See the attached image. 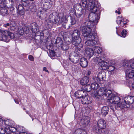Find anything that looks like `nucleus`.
Instances as JSON below:
<instances>
[{"label":"nucleus","instance_id":"nucleus-1","mask_svg":"<svg viewBox=\"0 0 134 134\" xmlns=\"http://www.w3.org/2000/svg\"><path fill=\"white\" fill-rule=\"evenodd\" d=\"M90 31L91 30H90L88 32L86 33L84 30L82 35L84 37V40H87L85 42L86 45L88 46H93L96 45L97 44V41L94 40L97 35L95 32L90 33Z\"/></svg>","mask_w":134,"mask_h":134},{"label":"nucleus","instance_id":"nucleus-2","mask_svg":"<svg viewBox=\"0 0 134 134\" xmlns=\"http://www.w3.org/2000/svg\"><path fill=\"white\" fill-rule=\"evenodd\" d=\"M49 18L51 21L57 25L68 21L67 18L65 15H63L60 19L58 14L56 13L51 14L49 16Z\"/></svg>","mask_w":134,"mask_h":134},{"label":"nucleus","instance_id":"nucleus-3","mask_svg":"<svg viewBox=\"0 0 134 134\" xmlns=\"http://www.w3.org/2000/svg\"><path fill=\"white\" fill-rule=\"evenodd\" d=\"M14 35L13 33L7 31H4L0 33V41L8 42L9 41V38H14Z\"/></svg>","mask_w":134,"mask_h":134},{"label":"nucleus","instance_id":"nucleus-4","mask_svg":"<svg viewBox=\"0 0 134 134\" xmlns=\"http://www.w3.org/2000/svg\"><path fill=\"white\" fill-rule=\"evenodd\" d=\"M87 0H82V5L80 3L77 4L76 5V8L77 9L76 16L80 18L83 14L82 10L85 8H87L88 5L87 4Z\"/></svg>","mask_w":134,"mask_h":134},{"label":"nucleus","instance_id":"nucleus-5","mask_svg":"<svg viewBox=\"0 0 134 134\" xmlns=\"http://www.w3.org/2000/svg\"><path fill=\"white\" fill-rule=\"evenodd\" d=\"M90 9L91 12L89 14L88 16L89 20L93 22L94 24H96L99 19L100 12L97 10L94 11L93 10H91Z\"/></svg>","mask_w":134,"mask_h":134},{"label":"nucleus","instance_id":"nucleus-6","mask_svg":"<svg viewBox=\"0 0 134 134\" xmlns=\"http://www.w3.org/2000/svg\"><path fill=\"white\" fill-rule=\"evenodd\" d=\"M95 24L93 22H91L90 20H87L85 22V26H82L80 27V31L82 32V34L83 33L84 31L83 30H84V32L86 33L88 32V31L90 30V33H91L92 29L91 28L93 27V26Z\"/></svg>","mask_w":134,"mask_h":134},{"label":"nucleus","instance_id":"nucleus-7","mask_svg":"<svg viewBox=\"0 0 134 134\" xmlns=\"http://www.w3.org/2000/svg\"><path fill=\"white\" fill-rule=\"evenodd\" d=\"M124 66L125 68H126V76L129 78H133L134 80V69H132L130 65L128 66L125 67V65Z\"/></svg>","mask_w":134,"mask_h":134},{"label":"nucleus","instance_id":"nucleus-8","mask_svg":"<svg viewBox=\"0 0 134 134\" xmlns=\"http://www.w3.org/2000/svg\"><path fill=\"white\" fill-rule=\"evenodd\" d=\"M105 73L104 71H101L98 73L97 77L94 79L96 82H99L100 81L105 80Z\"/></svg>","mask_w":134,"mask_h":134},{"label":"nucleus","instance_id":"nucleus-9","mask_svg":"<svg viewBox=\"0 0 134 134\" xmlns=\"http://www.w3.org/2000/svg\"><path fill=\"white\" fill-rule=\"evenodd\" d=\"M4 2L2 0H0V13L3 16H6L8 13L7 9L4 7Z\"/></svg>","mask_w":134,"mask_h":134},{"label":"nucleus","instance_id":"nucleus-10","mask_svg":"<svg viewBox=\"0 0 134 134\" xmlns=\"http://www.w3.org/2000/svg\"><path fill=\"white\" fill-rule=\"evenodd\" d=\"M113 96L110 98L108 99L109 102L111 103L115 104L120 102V98L117 95V94L114 93L112 95Z\"/></svg>","mask_w":134,"mask_h":134},{"label":"nucleus","instance_id":"nucleus-11","mask_svg":"<svg viewBox=\"0 0 134 134\" xmlns=\"http://www.w3.org/2000/svg\"><path fill=\"white\" fill-rule=\"evenodd\" d=\"M90 5V9L91 10L95 11L98 9V8L99 7L98 2L95 0H88Z\"/></svg>","mask_w":134,"mask_h":134},{"label":"nucleus","instance_id":"nucleus-12","mask_svg":"<svg viewBox=\"0 0 134 134\" xmlns=\"http://www.w3.org/2000/svg\"><path fill=\"white\" fill-rule=\"evenodd\" d=\"M105 90V88L104 87H102L100 88L94 94L95 97L96 98L100 99L101 98V96H102L103 95H104Z\"/></svg>","mask_w":134,"mask_h":134},{"label":"nucleus","instance_id":"nucleus-13","mask_svg":"<svg viewBox=\"0 0 134 134\" xmlns=\"http://www.w3.org/2000/svg\"><path fill=\"white\" fill-rule=\"evenodd\" d=\"M70 56L69 59L73 63H77L79 59V54L74 52Z\"/></svg>","mask_w":134,"mask_h":134},{"label":"nucleus","instance_id":"nucleus-14","mask_svg":"<svg viewBox=\"0 0 134 134\" xmlns=\"http://www.w3.org/2000/svg\"><path fill=\"white\" fill-rule=\"evenodd\" d=\"M87 95L86 92L82 90H79L75 93V96L77 98H81Z\"/></svg>","mask_w":134,"mask_h":134},{"label":"nucleus","instance_id":"nucleus-15","mask_svg":"<svg viewBox=\"0 0 134 134\" xmlns=\"http://www.w3.org/2000/svg\"><path fill=\"white\" fill-rule=\"evenodd\" d=\"M81 38L72 39L71 41L72 44L76 47H82L83 45L81 43Z\"/></svg>","mask_w":134,"mask_h":134},{"label":"nucleus","instance_id":"nucleus-16","mask_svg":"<svg viewBox=\"0 0 134 134\" xmlns=\"http://www.w3.org/2000/svg\"><path fill=\"white\" fill-rule=\"evenodd\" d=\"M124 100L126 103L132 104L134 102V96H128L125 97Z\"/></svg>","mask_w":134,"mask_h":134},{"label":"nucleus","instance_id":"nucleus-17","mask_svg":"<svg viewBox=\"0 0 134 134\" xmlns=\"http://www.w3.org/2000/svg\"><path fill=\"white\" fill-rule=\"evenodd\" d=\"M97 124L98 127L102 129L105 128L106 126L105 121L103 119L99 120L98 121Z\"/></svg>","mask_w":134,"mask_h":134},{"label":"nucleus","instance_id":"nucleus-18","mask_svg":"<svg viewBox=\"0 0 134 134\" xmlns=\"http://www.w3.org/2000/svg\"><path fill=\"white\" fill-rule=\"evenodd\" d=\"M71 34L72 36V39L80 38V32L78 30H74L72 32H71Z\"/></svg>","mask_w":134,"mask_h":134},{"label":"nucleus","instance_id":"nucleus-19","mask_svg":"<svg viewBox=\"0 0 134 134\" xmlns=\"http://www.w3.org/2000/svg\"><path fill=\"white\" fill-rule=\"evenodd\" d=\"M37 24L35 23H33L30 25V29L32 32L35 33L38 32V28Z\"/></svg>","mask_w":134,"mask_h":134},{"label":"nucleus","instance_id":"nucleus-20","mask_svg":"<svg viewBox=\"0 0 134 134\" xmlns=\"http://www.w3.org/2000/svg\"><path fill=\"white\" fill-rule=\"evenodd\" d=\"M96 56H94L93 58V61L96 63H98L99 64V63L101 62L102 60H104V58L103 57H100L98 55H97L96 54Z\"/></svg>","mask_w":134,"mask_h":134},{"label":"nucleus","instance_id":"nucleus-21","mask_svg":"<svg viewBox=\"0 0 134 134\" xmlns=\"http://www.w3.org/2000/svg\"><path fill=\"white\" fill-rule=\"evenodd\" d=\"M80 64L81 66L85 68L87 66L88 62L86 59L84 58H82L80 59Z\"/></svg>","mask_w":134,"mask_h":134},{"label":"nucleus","instance_id":"nucleus-22","mask_svg":"<svg viewBox=\"0 0 134 134\" xmlns=\"http://www.w3.org/2000/svg\"><path fill=\"white\" fill-rule=\"evenodd\" d=\"M89 78L87 76H85L80 80V83L82 86L86 85L89 82Z\"/></svg>","mask_w":134,"mask_h":134},{"label":"nucleus","instance_id":"nucleus-23","mask_svg":"<svg viewBox=\"0 0 134 134\" xmlns=\"http://www.w3.org/2000/svg\"><path fill=\"white\" fill-rule=\"evenodd\" d=\"M90 118L88 116L84 117L81 121V123L83 125H87L90 122Z\"/></svg>","mask_w":134,"mask_h":134},{"label":"nucleus","instance_id":"nucleus-24","mask_svg":"<svg viewBox=\"0 0 134 134\" xmlns=\"http://www.w3.org/2000/svg\"><path fill=\"white\" fill-rule=\"evenodd\" d=\"M111 90H107L105 89V92H104V95L107 97L108 99L112 97V95L114 94Z\"/></svg>","mask_w":134,"mask_h":134},{"label":"nucleus","instance_id":"nucleus-25","mask_svg":"<svg viewBox=\"0 0 134 134\" xmlns=\"http://www.w3.org/2000/svg\"><path fill=\"white\" fill-rule=\"evenodd\" d=\"M113 105L115 107V109L118 108L123 109L126 107V105L124 103H120V102L115 104H113Z\"/></svg>","mask_w":134,"mask_h":134},{"label":"nucleus","instance_id":"nucleus-26","mask_svg":"<svg viewBox=\"0 0 134 134\" xmlns=\"http://www.w3.org/2000/svg\"><path fill=\"white\" fill-rule=\"evenodd\" d=\"M109 111V108L107 107H103L101 110V113L104 116H105L108 114Z\"/></svg>","mask_w":134,"mask_h":134},{"label":"nucleus","instance_id":"nucleus-27","mask_svg":"<svg viewBox=\"0 0 134 134\" xmlns=\"http://www.w3.org/2000/svg\"><path fill=\"white\" fill-rule=\"evenodd\" d=\"M27 8H29V9L33 12H36V10L35 4L32 2H31V4L29 3V5L28 6Z\"/></svg>","mask_w":134,"mask_h":134},{"label":"nucleus","instance_id":"nucleus-28","mask_svg":"<svg viewBox=\"0 0 134 134\" xmlns=\"http://www.w3.org/2000/svg\"><path fill=\"white\" fill-rule=\"evenodd\" d=\"M123 18L121 17L118 16L117 18L116 22L118 24H121V26H123L126 24V22L122 21Z\"/></svg>","mask_w":134,"mask_h":134},{"label":"nucleus","instance_id":"nucleus-29","mask_svg":"<svg viewBox=\"0 0 134 134\" xmlns=\"http://www.w3.org/2000/svg\"><path fill=\"white\" fill-rule=\"evenodd\" d=\"M82 88L84 90L87 92H90L92 89L91 85L89 84L82 86Z\"/></svg>","mask_w":134,"mask_h":134},{"label":"nucleus","instance_id":"nucleus-30","mask_svg":"<svg viewBox=\"0 0 134 134\" xmlns=\"http://www.w3.org/2000/svg\"><path fill=\"white\" fill-rule=\"evenodd\" d=\"M60 46L62 49L64 51L67 50L69 48V44L65 43H63Z\"/></svg>","mask_w":134,"mask_h":134},{"label":"nucleus","instance_id":"nucleus-31","mask_svg":"<svg viewBox=\"0 0 134 134\" xmlns=\"http://www.w3.org/2000/svg\"><path fill=\"white\" fill-rule=\"evenodd\" d=\"M81 99V102L83 104H85L86 103H89V102L88 100V97L87 95L85 96L82 97Z\"/></svg>","mask_w":134,"mask_h":134},{"label":"nucleus","instance_id":"nucleus-32","mask_svg":"<svg viewBox=\"0 0 134 134\" xmlns=\"http://www.w3.org/2000/svg\"><path fill=\"white\" fill-rule=\"evenodd\" d=\"M4 124L9 127L14 125V123L9 120H5L4 121Z\"/></svg>","mask_w":134,"mask_h":134},{"label":"nucleus","instance_id":"nucleus-33","mask_svg":"<svg viewBox=\"0 0 134 134\" xmlns=\"http://www.w3.org/2000/svg\"><path fill=\"white\" fill-rule=\"evenodd\" d=\"M94 51L91 48H89L87 49L86 51V52L87 54V55H89L91 57L93 56Z\"/></svg>","mask_w":134,"mask_h":134},{"label":"nucleus","instance_id":"nucleus-34","mask_svg":"<svg viewBox=\"0 0 134 134\" xmlns=\"http://www.w3.org/2000/svg\"><path fill=\"white\" fill-rule=\"evenodd\" d=\"M48 15V13H46V12L45 11L43 13L41 12L40 15L39 16V17L42 19H44L47 17Z\"/></svg>","mask_w":134,"mask_h":134},{"label":"nucleus","instance_id":"nucleus-35","mask_svg":"<svg viewBox=\"0 0 134 134\" xmlns=\"http://www.w3.org/2000/svg\"><path fill=\"white\" fill-rule=\"evenodd\" d=\"M102 60L101 62L99 63V65L100 66V67L102 68L103 69H105V68H103L105 67H108V63L106 62H104V61Z\"/></svg>","mask_w":134,"mask_h":134},{"label":"nucleus","instance_id":"nucleus-36","mask_svg":"<svg viewBox=\"0 0 134 134\" xmlns=\"http://www.w3.org/2000/svg\"><path fill=\"white\" fill-rule=\"evenodd\" d=\"M93 48L94 50V52L95 53H96L97 55H98V54L102 52V49L99 47H94Z\"/></svg>","mask_w":134,"mask_h":134},{"label":"nucleus","instance_id":"nucleus-37","mask_svg":"<svg viewBox=\"0 0 134 134\" xmlns=\"http://www.w3.org/2000/svg\"><path fill=\"white\" fill-rule=\"evenodd\" d=\"M91 89L96 90L98 88L99 86L98 84L97 83H92L91 85Z\"/></svg>","mask_w":134,"mask_h":134},{"label":"nucleus","instance_id":"nucleus-38","mask_svg":"<svg viewBox=\"0 0 134 134\" xmlns=\"http://www.w3.org/2000/svg\"><path fill=\"white\" fill-rule=\"evenodd\" d=\"M83 49L82 47H77L75 49V51L76 52V53H77V54H79V53L82 52Z\"/></svg>","mask_w":134,"mask_h":134},{"label":"nucleus","instance_id":"nucleus-39","mask_svg":"<svg viewBox=\"0 0 134 134\" xmlns=\"http://www.w3.org/2000/svg\"><path fill=\"white\" fill-rule=\"evenodd\" d=\"M56 43L58 44V45L60 46L63 43V41L60 38H57L56 40Z\"/></svg>","mask_w":134,"mask_h":134},{"label":"nucleus","instance_id":"nucleus-40","mask_svg":"<svg viewBox=\"0 0 134 134\" xmlns=\"http://www.w3.org/2000/svg\"><path fill=\"white\" fill-rule=\"evenodd\" d=\"M18 33L21 35H22L24 34V30L23 27L19 26L18 27Z\"/></svg>","mask_w":134,"mask_h":134},{"label":"nucleus","instance_id":"nucleus-41","mask_svg":"<svg viewBox=\"0 0 134 134\" xmlns=\"http://www.w3.org/2000/svg\"><path fill=\"white\" fill-rule=\"evenodd\" d=\"M16 28V26L14 22H12L11 24L9 29L11 31H14Z\"/></svg>","mask_w":134,"mask_h":134},{"label":"nucleus","instance_id":"nucleus-42","mask_svg":"<svg viewBox=\"0 0 134 134\" xmlns=\"http://www.w3.org/2000/svg\"><path fill=\"white\" fill-rule=\"evenodd\" d=\"M62 25L63 27L65 29H68L70 27L69 24L67 22L66 23L64 22V23H63L62 24Z\"/></svg>","mask_w":134,"mask_h":134},{"label":"nucleus","instance_id":"nucleus-43","mask_svg":"<svg viewBox=\"0 0 134 134\" xmlns=\"http://www.w3.org/2000/svg\"><path fill=\"white\" fill-rule=\"evenodd\" d=\"M13 126L8 127L9 129H8V130L11 131L13 132H15L16 131V127H13Z\"/></svg>","mask_w":134,"mask_h":134},{"label":"nucleus","instance_id":"nucleus-44","mask_svg":"<svg viewBox=\"0 0 134 134\" xmlns=\"http://www.w3.org/2000/svg\"><path fill=\"white\" fill-rule=\"evenodd\" d=\"M45 8L47 10L49 9L51 7L52 5L49 3H47L44 4Z\"/></svg>","mask_w":134,"mask_h":134},{"label":"nucleus","instance_id":"nucleus-45","mask_svg":"<svg viewBox=\"0 0 134 134\" xmlns=\"http://www.w3.org/2000/svg\"><path fill=\"white\" fill-rule=\"evenodd\" d=\"M16 131L19 132V133L20 132H22L23 129V127L22 126H19L16 127Z\"/></svg>","mask_w":134,"mask_h":134},{"label":"nucleus","instance_id":"nucleus-46","mask_svg":"<svg viewBox=\"0 0 134 134\" xmlns=\"http://www.w3.org/2000/svg\"><path fill=\"white\" fill-rule=\"evenodd\" d=\"M108 69L109 71H113L115 69V67L114 66L110 65L108 66Z\"/></svg>","mask_w":134,"mask_h":134},{"label":"nucleus","instance_id":"nucleus-47","mask_svg":"<svg viewBox=\"0 0 134 134\" xmlns=\"http://www.w3.org/2000/svg\"><path fill=\"white\" fill-rule=\"evenodd\" d=\"M55 52L53 51H51L50 53V56L52 58H53V57L56 55Z\"/></svg>","mask_w":134,"mask_h":134},{"label":"nucleus","instance_id":"nucleus-48","mask_svg":"<svg viewBox=\"0 0 134 134\" xmlns=\"http://www.w3.org/2000/svg\"><path fill=\"white\" fill-rule=\"evenodd\" d=\"M18 11L24 9V8L23 6L21 4H19L18 7H16Z\"/></svg>","mask_w":134,"mask_h":134},{"label":"nucleus","instance_id":"nucleus-49","mask_svg":"<svg viewBox=\"0 0 134 134\" xmlns=\"http://www.w3.org/2000/svg\"><path fill=\"white\" fill-rule=\"evenodd\" d=\"M127 33V32L125 30H123L121 32V35L122 36L124 37H125Z\"/></svg>","mask_w":134,"mask_h":134},{"label":"nucleus","instance_id":"nucleus-50","mask_svg":"<svg viewBox=\"0 0 134 134\" xmlns=\"http://www.w3.org/2000/svg\"><path fill=\"white\" fill-rule=\"evenodd\" d=\"M12 24V23L10 22H9V23H7L6 24H4L3 25V26L4 27H6V28H8V27L9 29L10 26Z\"/></svg>","mask_w":134,"mask_h":134},{"label":"nucleus","instance_id":"nucleus-51","mask_svg":"<svg viewBox=\"0 0 134 134\" xmlns=\"http://www.w3.org/2000/svg\"><path fill=\"white\" fill-rule=\"evenodd\" d=\"M24 10H21L18 11V13L20 15H23L24 14Z\"/></svg>","mask_w":134,"mask_h":134},{"label":"nucleus","instance_id":"nucleus-52","mask_svg":"<svg viewBox=\"0 0 134 134\" xmlns=\"http://www.w3.org/2000/svg\"><path fill=\"white\" fill-rule=\"evenodd\" d=\"M81 130L80 129H77L75 131V134H81Z\"/></svg>","mask_w":134,"mask_h":134},{"label":"nucleus","instance_id":"nucleus-53","mask_svg":"<svg viewBox=\"0 0 134 134\" xmlns=\"http://www.w3.org/2000/svg\"><path fill=\"white\" fill-rule=\"evenodd\" d=\"M71 25H74L76 23V20L73 18H72L71 19Z\"/></svg>","mask_w":134,"mask_h":134},{"label":"nucleus","instance_id":"nucleus-54","mask_svg":"<svg viewBox=\"0 0 134 134\" xmlns=\"http://www.w3.org/2000/svg\"><path fill=\"white\" fill-rule=\"evenodd\" d=\"M28 58L29 59L32 61H33L34 60L33 57L31 55H29Z\"/></svg>","mask_w":134,"mask_h":134},{"label":"nucleus","instance_id":"nucleus-55","mask_svg":"<svg viewBox=\"0 0 134 134\" xmlns=\"http://www.w3.org/2000/svg\"><path fill=\"white\" fill-rule=\"evenodd\" d=\"M26 2H24L23 3H22L23 4V5L25 7L28 6H29V4H28V1H26Z\"/></svg>","mask_w":134,"mask_h":134},{"label":"nucleus","instance_id":"nucleus-56","mask_svg":"<svg viewBox=\"0 0 134 134\" xmlns=\"http://www.w3.org/2000/svg\"><path fill=\"white\" fill-rule=\"evenodd\" d=\"M126 83L129 85H130V84H132V82L129 79H127Z\"/></svg>","mask_w":134,"mask_h":134},{"label":"nucleus","instance_id":"nucleus-57","mask_svg":"<svg viewBox=\"0 0 134 134\" xmlns=\"http://www.w3.org/2000/svg\"><path fill=\"white\" fill-rule=\"evenodd\" d=\"M26 113L28 114L29 115V116L31 118H32V121H33V120H34V118H33V117L32 116V115L30 114L29 113H28V111H26Z\"/></svg>","mask_w":134,"mask_h":134},{"label":"nucleus","instance_id":"nucleus-58","mask_svg":"<svg viewBox=\"0 0 134 134\" xmlns=\"http://www.w3.org/2000/svg\"><path fill=\"white\" fill-rule=\"evenodd\" d=\"M130 66L132 69H134V63H132V64H130Z\"/></svg>","mask_w":134,"mask_h":134},{"label":"nucleus","instance_id":"nucleus-59","mask_svg":"<svg viewBox=\"0 0 134 134\" xmlns=\"http://www.w3.org/2000/svg\"><path fill=\"white\" fill-rule=\"evenodd\" d=\"M43 70L44 71H46L48 73H49V72L47 70L46 68V67H44L43 68Z\"/></svg>","mask_w":134,"mask_h":134},{"label":"nucleus","instance_id":"nucleus-60","mask_svg":"<svg viewBox=\"0 0 134 134\" xmlns=\"http://www.w3.org/2000/svg\"><path fill=\"white\" fill-rule=\"evenodd\" d=\"M115 12L116 13H118L119 14H120V9H118V10H116L115 11Z\"/></svg>","mask_w":134,"mask_h":134},{"label":"nucleus","instance_id":"nucleus-61","mask_svg":"<svg viewBox=\"0 0 134 134\" xmlns=\"http://www.w3.org/2000/svg\"><path fill=\"white\" fill-rule=\"evenodd\" d=\"M26 30H26L27 31H26V33H28L29 32V28L28 27H27L26 28Z\"/></svg>","mask_w":134,"mask_h":134},{"label":"nucleus","instance_id":"nucleus-62","mask_svg":"<svg viewBox=\"0 0 134 134\" xmlns=\"http://www.w3.org/2000/svg\"><path fill=\"white\" fill-rule=\"evenodd\" d=\"M132 88L134 89V83L132 84Z\"/></svg>","mask_w":134,"mask_h":134},{"label":"nucleus","instance_id":"nucleus-63","mask_svg":"<svg viewBox=\"0 0 134 134\" xmlns=\"http://www.w3.org/2000/svg\"><path fill=\"white\" fill-rule=\"evenodd\" d=\"M22 1V3H23L24 2H26V1H28L27 0H21Z\"/></svg>","mask_w":134,"mask_h":134},{"label":"nucleus","instance_id":"nucleus-64","mask_svg":"<svg viewBox=\"0 0 134 134\" xmlns=\"http://www.w3.org/2000/svg\"><path fill=\"white\" fill-rule=\"evenodd\" d=\"M90 73H91L90 72V71H88V75H90Z\"/></svg>","mask_w":134,"mask_h":134}]
</instances>
